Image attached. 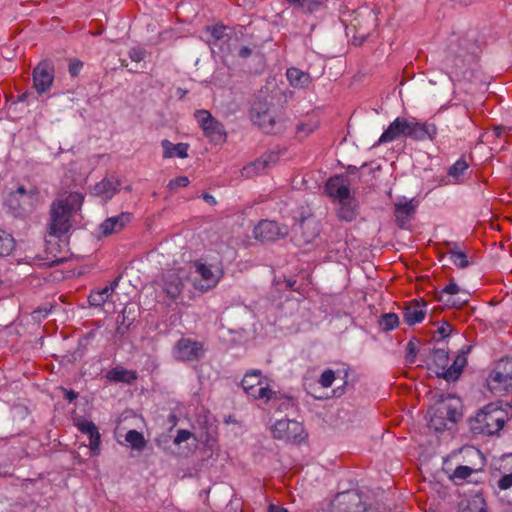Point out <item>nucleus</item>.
<instances>
[{
	"label": "nucleus",
	"mask_w": 512,
	"mask_h": 512,
	"mask_svg": "<svg viewBox=\"0 0 512 512\" xmlns=\"http://www.w3.org/2000/svg\"><path fill=\"white\" fill-rule=\"evenodd\" d=\"M202 198L205 202L209 203L210 205H215L216 204V200L214 198V196H212L211 194L209 193H204L202 195Z\"/></svg>",
	"instance_id": "4d7b16f0"
},
{
	"label": "nucleus",
	"mask_w": 512,
	"mask_h": 512,
	"mask_svg": "<svg viewBox=\"0 0 512 512\" xmlns=\"http://www.w3.org/2000/svg\"><path fill=\"white\" fill-rule=\"evenodd\" d=\"M273 438L287 443H300L306 437L303 425L295 420H278L271 428Z\"/></svg>",
	"instance_id": "0eeeda50"
},
{
	"label": "nucleus",
	"mask_w": 512,
	"mask_h": 512,
	"mask_svg": "<svg viewBox=\"0 0 512 512\" xmlns=\"http://www.w3.org/2000/svg\"><path fill=\"white\" fill-rule=\"evenodd\" d=\"M251 54H252V49L249 48L248 46H242L238 50V56L240 58H248L249 56H251Z\"/></svg>",
	"instance_id": "5fc2aeb1"
},
{
	"label": "nucleus",
	"mask_w": 512,
	"mask_h": 512,
	"mask_svg": "<svg viewBox=\"0 0 512 512\" xmlns=\"http://www.w3.org/2000/svg\"><path fill=\"white\" fill-rule=\"evenodd\" d=\"M463 512H487V504L482 494L472 495L466 500V505L461 502Z\"/></svg>",
	"instance_id": "2f4dec72"
},
{
	"label": "nucleus",
	"mask_w": 512,
	"mask_h": 512,
	"mask_svg": "<svg viewBox=\"0 0 512 512\" xmlns=\"http://www.w3.org/2000/svg\"><path fill=\"white\" fill-rule=\"evenodd\" d=\"M161 146L163 148L164 158H173L175 156L179 158L188 157L189 145L186 143L173 144L167 139L162 140Z\"/></svg>",
	"instance_id": "7c9ffc66"
},
{
	"label": "nucleus",
	"mask_w": 512,
	"mask_h": 512,
	"mask_svg": "<svg viewBox=\"0 0 512 512\" xmlns=\"http://www.w3.org/2000/svg\"><path fill=\"white\" fill-rule=\"evenodd\" d=\"M412 345H413V344H412V342H409L408 347H409V349H410V352H412V351H413V350H412Z\"/></svg>",
	"instance_id": "338daca9"
},
{
	"label": "nucleus",
	"mask_w": 512,
	"mask_h": 512,
	"mask_svg": "<svg viewBox=\"0 0 512 512\" xmlns=\"http://www.w3.org/2000/svg\"><path fill=\"white\" fill-rule=\"evenodd\" d=\"M285 1L288 2L289 4H291L292 6H294L295 8H298V9L301 8V5H302L301 0H285Z\"/></svg>",
	"instance_id": "bf43d9fd"
},
{
	"label": "nucleus",
	"mask_w": 512,
	"mask_h": 512,
	"mask_svg": "<svg viewBox=\"0 0 512 512\" xmlns=\"http://www.w3.org/2000/svg\"><path fill=\"white\" fill-rule=\"evenodd\" d=\"M80 193H70L66 198L54 202L50 210L49 234L60 237L71 228V217L83 203Z\"/></svg>",
	"instance_id": "f257e3e1"
},
{
	"label": "nucleus",
	"mask_w": 512,
	"mask_h": 512,
	"mask_svg": "<svg viewBox=\"0 0 512 512\" xmlns=\"http://www.w3.org/2000/svg\"><path fill=\"white\" fill-rule=\"evenodd\" d=\"M357 167L356 166H349L348 167V173L349 174H354L356 171H357Z\"/></svg>",
	"instance_id": "e2e57ef3"
},
{
	"label": "nucleus",
	"mask_w": 512,
	"mask_h": 512,
	"mask_svg": "<svg viewBox=\"0 0 512 512\" xmlns=\"http://www.w3.org/2000/svg\"><path fill=\"white\" fill-rule=\"evenodd\" d=\"M286 225H280L276 221L262 220L254 228L255 237L262 241H276L288 235Z\"/></svg>",
	"instance_id": "ddd939ff"
},
{
	"label": "nucleus",
	"mask_w": 512,
	"mask_h": 512,
	"mask_svg": "<svg viewBox=\"0 0 512 512\" xmlns=\"http://www.w3.org/2000/svg\"><path fill=\"white\" fill-rule=\"evenodd\" d=\"M434 404L428 410L429 428L441 432L447 428L448 423H456L461 417V401L451 394L435 395Z\"/></svg>",
	"instance_id": "f03ea898"
},
{
	"label": "nucleus",
	"mask_w": 512,
	"mask_h": 512,
	"mask_svg": "<svg viewBox=\"0 0 512 512\" xmlns=\"http://www.w3.org/2000/svg\"><path fill=\"white\" fill-rule=\"evenodd\" d=\"M40 202V191L36 186H19L9 193L7 205L15 215H25L32 212Z\"/></svg>",
	"instance_id": "20e7f679"
},
{
	"label": "nucleus",
	"mask_w": 512,
	"mask_h": 512,
	"mask_svg": "<svg viewBox=\"0 0 512 512\" xmlns=\"http://www.w3.org/2000/svg\"><path fill=\"white\" fill-rule=\"evenodd\" d=\"M14 248V239L4 230L0 229V256L8 255Z\"/></svg>",
	"instance_id": "ea45409f"
},
{
	"label": "nucleus",
	"mask_w": 512,
	"mask_h": 512,
	"mask_svg": "<svg viewBox=\"0 0 512 512\" xmlns=\"http://www.w3.org/2000/svg\"><path fill=\"white\" fill-rule=\"evenodd\" d=\"M286 76L289 84L297 89H306L312 82V78L309 73L304 72L296 67L288 68Z\"/></svg>",
	"instance_id": "cd10ccee"
},
{
	"label": "nucleus",
	"mask_w": 512,
	"mask_h": 512,
	"mask_svg": "<svg viewBox=\"0 0 512 512\" xmlns=\"http://www.w3.org/2000/svg\"><path fill=\"white\" fill-rule=\"evenodd\" d=\"M439 293V299L442 301L444 300V295L457 296L446 300V302L452 307L461 308L469 301V294L462 290L453 280H451Z\"/></svg>",
	"instance_id": "aec40b11"
},
{
	"label": "nucleus",
	"mask_w": 512,
	"mask_h": 512,
	"mask_svg": "<svg viewBox=\"0 0 512 512\" xmlns=\"http://www.w3.org/2000/svg\"><path fill=\"white\" fill-rule=\"evenodd\" d=\"M451 331L452 327L449 323H444L441 327L438 328V333L440 334L441 338L449 336Z\"/></svg>",
	"instance_id": "864d4df0"
},
{
	"label": "nucleus",
	"mask_w": 512,
	"mask_h": 512,
	"mask_svg": "<svg viewBox=\"0 0 512 512\" xmlns=\"http://www.w3.org/2000/svg\"><path fill=\"white\" fill-rule=\"evenodd\" d=\"M442 64L446 70V73L452 77V75H459L463 73L466 68L465 59L455 53L454 51L448 50L442 60Z\"/></svg>",
	"instance_id": "5701e85b"
},
{
	"label": "nucleus",
	"mask_w": 512,
	"mask_h": 512,
	"mask_svg": "<svg viewBox=\"0 0 512 512\" xmlns=\"http://www.w3.org/2000/svg\"><path fill=\"white\" fill-rule=\"evenodd\" d=\"M225 31H226V27L225 26H223V25H216V26H213L211 28V35L216 40H221L226 35Z\"/></svg>",
	"instance_id": "8fccbe9b"
},
{
	"label": "nucleus",
	"mask_w": 512,
	"mask_h": 512,
	"mask_svg": "<svg viewBox=\"0 0 512 512\" xmlns=\"http://www.w3.org/2000/svg\"><path fill=\"white\" fill-rule=\"evenodd\" d=\"M117 285H118V279H115V280L111 283V285H109L108 287H113V290H114V289L117 287Z\"/></svg>",
	"instance_id": "0e129e2a"
},
{
	"label": "nucleus",
	"mask_w": 512,
	"mask_h": 512,
	"mask_svg": "<svg viewBox=\"0 0 512 512\" xmlns=\"http://www.w3.org/2000/svg\"><path fill=\"white\" fill-rule=\"evenodd\" d=\"M507 503H508V504H512V499H508V500H507Z\"/></svg>",
	"instance_id": "774afa93"
},
{
	"label": "nucleus",
	"mask_w": 512,
	"mask_h": 512,
	"mask_svg": "<svg viewBox=\"0 0 512 512\" xmlns=\"http://www.w3.org/2000/svg\"><path fill=\"white\" fill-rule=\"evenodd\" d=\"M55 76L54 63L50 59L40 61L33 69V87L38 94L46 93L50 90Z\"/></svg>",
	"instance_id": "1a4fd4ad"
},
{
	"label": "nucleus",
	"mask_w": 512,
	"mask_h": 512,
	"mask_svg": "<svg viewBox=\"0 0 512 512\" xmlns=\"http://www.w3.org/2000/svg\"><path fill=\"white\" fill-rule=\"evenodd\" d=\"M191 436H192V434L188 430H179L177 432V435H176L175 439H174V443L175 444H180L182 442H185L188 439H190Z\"/></svg>",
	"instance_id": "603ef678"
},
{
	"label": "nucleus",
	"mask_w": 512,
	"mask_h": 512,
	"mask_svg": "<svg viewBox=\"0 0 512 512\" xmlns=\"http://www.w3.org/2000/svg\"><path fill=\"white\" fill-rule=\"evenodd\" d=\"M332 507L339 512H364L365 506L360 495L354 491H346L337 494L332 501Z\"/></svg>",
	"instance_id": "4468645a"
},
{
	"label": "nucleus",
	"mask_w": 512,
	"mask_h": 512,
	"mask_svg": "<svg viewBox=\"0 0 512 512\" xmlns=\"http://www.w3.org/2000/svg\"><path fill=\"white\" fill-rule=\"evenodd\" d=\"M473 471L474 470L472 468H470L469 466H458L454 470L452 478L464 480V479L468 478L473 473Z\"/></svg>",
	"instance_id": "37998d69"
},
{
	"label": "nucleus",
	"mask_w": 512,
	"mask_h": 512,
	"mask_svg": "<svg viewBox=\"0 0 512 512\" xmlns=\"http://www.w3.org/2000/svg\"><path fill=\"white\" fill-rule=\"evenodd\" d=\"M63 391H64V398L66 400H68L69 402H72L73 400H75L78 397V393H76L73 390L63 389Z\"/></svg>",
	"instance_id": "6e6d98bb"
},
{
	"label": "nucleus",
	"mask_w": 512,
	"mask_h": 512,
	"mask_svg": "<svg viewBox=\"0 0 512 512\" xmlns=\"http://www.w3.org/2000/svg\"><path fill=\"white\" fill-rule=\"evenodd\" d=\"M494 132L497 137H501L505 133V130L502 127H496Z\"/></svg>",
	"instance_id": "052dcab7"
},
{
	"label": "nucleus",
	"mask_w": 512,
	"mask_h": 512,
	"mask_svg": "<svg viewBox=\"0 0 512 512\" xmlns=\"http://www.w3.org/2000/svg\"><path fill=\"white\" fill-rule=\"evenodd\" d=\"M190 183L188 177L179 176L169 181L168 187L170 190H176L178 187H186Z\"/></svg>",
	"instance_id": "a18cd8bd"
},
{
	"label": "nucleus",
	"mask_w": 512,
	"mask_h": 512,
	"mask_svg": "<svg viewBox=\"0 0 512 512\" xmlns=\"http://www.w3.org/2000/svg\"><path fill=\"white\" fill-rule=\"evenodd\" d=\"M436 135L437 127L434 123L418 122L415 118L407 119V137L416 141H433Z\"/></svg>",
	"instance_id": "f3484780"
},
{
	"label": "nucleus",
	"mask_w": 512,
	"mask_h": 512,
	"mask_svg": "<svg viewBox=\"0 0 512 512\" xmlns=\"http://www.w3.org/2000/svg\"><path fill=\"white\" fill-rule=\"evenodd\" d=\"M294 283H295V281H294V282H292V281H290V280H289V281L287 282V286H289L290 288H292V287H293V285H294Z\"/></svg>",
	"instance_id": "69168bd1"
},
{
	"label": "nucleus",
	"mask_w": 512,
	"mask_h": 512,
	"mask_svg": "<svg viewBox=\"0 0 512 512\" xmlns=\"http://www.w3.org/2000/svg\"><path fill=\"white\" fill-rule=\"evenodd\" d=\"M272 155H263L255 161L244 166L241 174L245 178H253L263 172L269 165Z\"/></svg>",
	"instance_id": "c756f323"
},
{
	"label": "nucleus",
	"mask_w": 512,
	"mask_h": 512,
	"mask_svg": "<svg viewBox=\"0 0 512 512\" xmlns=\"http://www.w3.org/2000/svg\"><path fill=\"white\" fill-rule=\"evenodd\" d=\"M293 240L296 245L303 246L313 242L319 235V224L314 218H302L300 223L293 229Z\"/></svg>",
	"instance_id": "f8f14e48"
},
{
	"label": "nucleus",
	"mask_w": 512,
	"mask_h": 512,
	"mask_svg": "<svg viewBox=\"0 0 512 512\" xmlns=\"http://www.w3.org/2000/svg\"><path fill=\"white\" fill-rule=\"evenodd\" d=\"M83 68V62L78 59H72L69 62V73L72 77H77Z\"/></svg>",
	"instance_id": "49530a36"
},
{
	"label": "nucleus",
	"mask_w": 512,
	"mask_h": 512,
	"mask_svg": "<svg viewBox=\"0 0 512 512\" xmlns=\"http://www.w3.org/2000/svg\"><path fill=\"white\" fill-rule=\"evenodd\" d=\"M379 324L384 331H390L399 325V318L395 313H385L380 316Z\"/></svg>",
	"instance_id": "4c0bfd02"
},
{
	"label": "nucleus",
	"mask_w": 512,
	"mask_h": 512,
	"mask_svg": "<svg viewBox=\"0 0 512 512\" xmlns=\"http://www.w3.org/2000/svg\"><path fill=\"white\" fill-rule=\"evenodd\" d=\"M250 117L254 124L258 125L266 133H274L276 131V121L267 102L254 101Z\"/></svg>",
	"instance_id": "9d476101"
},
{
	"label": "nucleus",
	"mask_w": 512,
	"mask_h": 512,
	"mask_svg": "<svg viewBox=\"0 0 512 512\" xmlns=\"http://www.w3.org/2000/svg\"><path fill=\"white\" fill-rule=\"evenodd\" d=\"M417 206L418 201L414 199L395 204L394 216L399 228L404 229L407 227V224L413 219L416 213Z\"/></svg>",
	"instance_id": "a211bd4d"
},
{
	"label": "nucleus",
	"mask_w": 512,
	"mask_h": 512,
	"mask_svg": "<svg viewBox=\"0 0 512 512\" xmlns=\"http://www.w3.org/2000/svg\"><path fill=\"white\" fill-rule=\"evenodd\" d=\"M268 512H288V510L283 507L270 504L268 507Z\"/></svg>",
	"instance_id": "13d9d810"
},
{
	"label": "nucleus",
	"mask_w": 512,
	"mask_h": 512,
	"mask_svg": "<svg viewBox=\"0 0 512 512\" xmlns=\"http://www.w3.org/2000/svg\"><path fill=\"white\" fill-rule=\"evenodd\" d=\"M469 352V348L467 351H462L460 354H458L454 360V362L447 367V370L444 372H436L438 376L443 377L447 381H455L459 378L460 374L462 373L463 368L465 367L467 363V359L465 354Z\"/></svg>",
	"instance_id": "a878e982"
},
{
	"label": "nucleus",
	"mask_w": 512,
	"mask_h": 512,
	"mask_svg": "<svg viewBox=\"0 0 512 512\" xmlns=\"http://www.w3.org/2000/svg\"><path fill=\"white\" fill-rule=\"evenodd\" d=\"M302 5L300 10L304 13H313L315 12L321 5V2L318 0H301Z\"/></svg>",
	"instance_id": "c03bdc74"
},
{
	"label": "nucleus",
	"mask_w": 512,
	"mask_h": 512,
	"mask_svg": "<svg viewBox=\"0 0 512 512\" xmlns=\"http://www.w3.org/2000/svg\"><path fill=\"white\" fill-rule=\"evenodd\" d=\"M113 287H104L97 291H92L88 297L91 306L100 307L112 296Z\"/></svg>",
	"instance_id": "473e14b6"
},
{
	"label": "nucleus",
	"mask_w": 512,
	"mask_h": 512,
	"mask_svg": "<svg viewBox=\"0 0 512 512\" xmlns=\"http://www.w3.org/2000/svg\"><path fill=\"white\" fill-rule=\"evenodd\" d=\"M184 287L181 277L175 272H168L164 276V291L171 299H176Z\"/></svg>",
	"instance_id": "c85d7f7f"
},
{
	"label": "nucleus",
	"mask_w": 512,
	"mask_h": 512,
	"mask_svg": "<svg viewBox=\"0 0 512 512\" xmlns=\"http://www.w3.org/2000/svg\"><path fill=\"white\" fill-rule=\"evenodd\" d=\"M399 136L407 137V118L397 117L383 132L379 143L392 142Z\"/></svg>",
	"instance_id": "4be33fe9"
},
{
	"label": "nucleus",
	"mask_w": 512,
	"mask_h": 512,
	"mask_svg": "<svg viewBox=\"0 0 512 512\" xmlns=\"http://www.w3.org/2000/svg\"><path fill=\"white\" fill-rule=\"evenodd\" d=\"M469 165L465 159L457 160L448 170V175L452 177L455 183L460 182Z\"/></svg>",
	"instance_id": "c9c22d12"
},
{
	"label": "nucleus",
	"mask_w": 512,
	"mask_h": 512,
	"mask_svg": "<svg viewBox=\"0 0 512 512\" xmlns=\"http://www.w3.org/2000/svg\"><path fill=\"white\" fill-rule=\"evenodd\" d=\"M500 491H506L512 488V473L502 476L498 481Z\"/></svg>",
	"instance_id": "09e8293b"
},
{
	"label": "nucleus",
	"mask_w": 512,
	"mask_h": 512,
	"mask_svg": "<svg viewBox=\"0 0 512 512\" xmlns=\"http://www.w3.org/2000/svg\"><path fill=\"white\" fill-rule=\"evenodd\" d=\"M206 352L203 342L190 338H180L173 347V357L181 362L201 360Z\"/></svg>",
	"instance_id": "6e6552de"
},
{
	"label": "nucleus",
	"mask_w": 512,
	"mask_h": 512,
	"mask_svg": "<svg viewBox=\"0 0 512 512\" xmlns=\"http://www.w3.org/2000/svg\"><path fill=\"white\" fill-rule=\"evenodd\" d=\"M334 380L335 372L331 369H327L321 374L319 378V383L321 384L322 387L329 388L332 386Z\"/></svg>",
	"instance_id": "79ce46f5"
},
{
	"label": "nucleus",
	"mask_w": 512,
	"mask_h": 512,
	"mask_svg": "<svg viewBox=\"0 0 512 512\" xmlns=\"http://www.w3.org/2000/svg\"><path fill=\"white\" fill-rule=\"evenodd\" d=\"M120 185V180L116 176L112 175L104 178L102 181L94 185L91 189V193L94 196L102 197L105 202H107L119 191Z\"/></svg>",
	"instance_id": "6ab92c4d"
},
{
	"label": "nucleus",
	"mask_w": 512,
	"mask_h": 512,
	"mask_svg": "<svg viewBox=\"0 0 512 512\" xmlns=\"http://www.w3.org/2000/svg\"><path fill=\"white\" fill-rule=\"evenodd\" d=\"M77 428L84 434L89 436V447L92 454L96 455L99 453L100 448V433L96 425L92 421L83 420L78 422Z\"/></svg>",
	"instance_id": "b1692460"
},
{
	"label": "nucleus",
	"mask_w": 512,
	"mask_h": 512,
	"mask_svg": "<svg viewBox=\"0 0 512 512\" xmlns=\"http://www.w3.org/2000/svg\"><path fill=\"white\" fill-rule=\"evenodd\" d=\"M269 401H271L272 406L280 412L287 411L294 406L293 398L278 395L275 391L274 397L269 399ZM266 402H268V400H266Z\"/></svg>",
	"instance_id": "e433bc0d"
},
{
	"label": "nucleus",
	"mask_w": 512,
	"mask_h": 512,
	"mask_svg": "<svg viewBox=\"0 0 512 512\" xmlns=\"http://www.w3.org/2000/svg\"><path fill=\"white\" fill-rule=\"evenodd\" d=\"M508 414L497 403H489L470 420L474 434L494 435L504 426Z\"/></svg>",
	"instance_id": "7ed1b4c3"
},
{
	"label": "nucleus",
	"mask_w": 512,
	"mask_h": 512,
	"mask_svg": "<svg viewBox=\"0 0 512 512\" xmlns=\"http://www.w3.org/2000/svg\"><path fill=\"white\" fill-rule=\"evenodd\" d=\"M107 378L115 382H126L130 383L136 379V375L124 368H113L107 373Z\"/></svg>",
	"instance_id": "72a5a7b5"
},
{
	"label": "nucleus",
	"mask_w": 512,
	"mask_h": 512,
	"mask_svg": "<svg viewBox=\"0 0 512 512\" xmlns=\"http://www.w3.org/2000/svg\"><path fill=\"white\" fill-rule=\"evenodd\" d=\"M27 97H28V92H25V93L21 94V95L18 97V100H19L20 102H24V101L27 99Z\"/></svg>",
	"instance_id": "680f3d73"
},
{
	"label": "nucleus",
	"mask_w": 512,
	"mask_h": 512,
	"mask_svg": "<svg viewBox=\"0 0 512 512\" xmlns=\"http://www.w3.org/2000/svg\"><path fill=\"white\" fill-rule=\"evenodd\" d=\"M241 385L244 391L254 399L269 400L274 397V391L269 388L267 379L262 376L260 370L246 373Z\"/></svg>",
	"instance_id": "423d86ee"
},
{
	"label": "nucleus",
	"mask_w": 512,
	"mask_h": 512,
	"mask_svg": "<svg viewBox=\"0 0 512 512\" xmlns=\"http://www.w3.org/2000/svg\"><path fill=\"white\" fill-rule=\"evenodd\" d=\"M125 440L131 445V447L135 450L141 451L146 446V440L142 433L137 430H129L126 433Z\"/></svg>",
	"instance_id": "f704fd0d"
},
{
	"label": "nucleus",
	"mask_w": 512,
	"mask_h": 512,
	"mask_svg": "<svg viewBox=\"0 0 512 512\" xmlns=\"http://www.w3.org/2000/svg\"><path fill=\"white\" fill-rule=\"evenodd\" d=\"M425 306L426 304L424 302L420 303L417 300L410 302L404 308V321L410 326L421 322L426 315V310L424 309Z\"/></svg>",
	"instance_id": "393cba45"
},
{
	"label": "nucleus",
	"mask_w": 512,
	"mask_h": 512,
	"mask_svg": "<svg viewBox=\"0 0 512 512\" xmlns=\"http://www.w3.org/2000/svg\"><path fill=\"white\" fill-rule=\"evenodd\" d=\"M449 257L453 264H455L459 268H465L469 265L467 260V255L462 251H449Z\"/></svg>",
	"instance_id": "a19ab883"
},
{
	"label": "nucleus",
	"mask_w": 512,
	"mask_h": 512,
	"mask_svg": "<svg viewBox=\"0 0 512 512\" xmlns=\"http://www.w3.org/2000/svg\"><path fill=\"white\" fill-rule=\"evenodd\" d=\"M337 217L346 222H352L358 215V204L354 197L343 202H338Z\"/></svg>",
	"instance_id": "bb28decb"
},
{
	"label": "nucleus",
	"mask_w": 512,
	"mask_h": 512,
	"mask_svg": "<svg viewBox=\"0 0 512 512\" xmlns=\"http://www.w3.org/2000/svg\"><path fill=\"white\" fill-rule=\"evenodd\" d=\"M489 390L501 394L512 387V357L500 360L487 378Z\"/></svg>",
	"instance_id": "39448f33"
},
{
	"label": "nucleus",
	"mask_w": 512,
	"mask_h": 512,
	"mask_svg": "<svg viewBox=\"0 0 512 512\" xmlns=\"http://www.w3.org/2000/svg\"><path fill=\"white\" fill-rule=\"evenodd\" d=\"M132 219V214L122 212L121 214L107 218L101 225L100 230L104 236L120 232Z\"/></svg>",
	"instance_id": "412c9836"
},
{
	"label": "nucleus",
	"mask_w": 512,
	"mask_h": 512,
	"mask_svg": "<svg viewBox=\"0 0 512 512\" xmlns=\"http://www.w3.org/2000/svg\"><path fill=\"white\" fill-rule=\"evenodd\" d=\"M317 128V125L315 123H300L297 126V133L301 134L302 132H305L306 134H309L313 132Z\"/></svg>",
	"instance_id": "3c124183"
},
{
	"label": "nucleus",
	"mask_w": 512,
	"mask_h": 512,
	"mask_svg": "<svg viewBox=\"0 0 512 512\" xmlns=\"http://www.w3.org/2000/svg\"><path fill=\"white\" fill-rule=\"evenodd\" d=\"M129 57L134 62H141L145 58V50L142 48H132L129 51Z\"/></svg>",
	"instance_id": "de8ad7c7"
},
{
	"label": "nucleus",
	"mask_w": 512,
	"mask_h": 512,
	"mask_svg": "<svg viewBox=\"0 0 512 512\" xmlns=\"http://www.w3.org/2000/svg\"><path fill=\"white\" fill-rule=\"evenodd\" d=\"M195 117L204 131L205 136L215 143L225 141L226 133L223 125L217 121L207 110H198Z\"/></svg>",
	"instance_id": "9b49d317"
},
{
	"label": "nucleus",
	"mask_w": 512,
	"mask_h": 512,
	"mask_svg": "<svg viewBox=\"0 0 512 512\" xmlns=\"http://www.w3.org/2000/svg\"><path fill=\"white\" fill-rule=\"evenodd\" d=\"M327 196L334 202H343L353 197L350 191V183L344 176H333L325 185Z\"/></svg>",
	"instance_id": "2eb2a0df"
},
{
	"label": "nucleus",
	"mask_w": 512,
	"mask_h": 512,
	"mask_svg": "<svg viewBox=\"0 0 512 512\" xmlns=\"http://www.w3.org/2000/svg\"><path fill=\"white\" fill-rule=\"evenodd\" d=\"M432 359L435 365L444 372L447 370L449 363L448 352L444 349H434L432 352Z\"/></svg>",
	"instance_id": "58836bf2"
},
{
	"label": "nucleus",
	"mask_w": 512,
	"mask_h": 512,
	"mask_svg": "<svg viewBox=\"0 0 512 512\" xmlns=\"http://www.w3.org/2000/svg\"><path fill=\"white\" fill-rule=\"evenodd\" d=\"M195 271L201 277V281L196 284V288L201 291H208L218 284L223 276L221 269L212 270V265H206L201 261L194 262Z\"/></svg>",
	"instance_id": "dca6fc26"
}]
</instances>
